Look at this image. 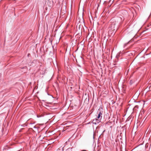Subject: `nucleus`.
<instances>
[{"label": "nucleus", "instance_id": "423d86ee", "mask_svg": "<svg viewBox=\"0 0 151 151\" xmlns=\"http://www.w3.org/2000/svg\"><path fill=\"white\" fill-rule=\"evenodd\" d=\"M71 150L70 149H68L66 151H70Z\"/></svg>", "mask_w": 151, "mask_h": 151}, {"label": "nucleus", "instance_id": "f257e3e1", "mask_svg": "<svg viewBox=\"0 0 151 151\" xmlns=\"http://www.w3.org/2000/svg\"><path fill=\"white\" fill-rule=\"evenodd\" d=\"M110 28L109 30H111V31H112V33L114 34L118 29V25H116L115 22H113L111 24Z\"/></svg>", "mask_w": 151, "mask_h": 151}, {"label": "nucleus", "instance_id": "20e7f679", "mask_svg": "<svg viewBox=\"0 0 151 151\" xmlns=\"http://www.w3.org/2000/svg\"><path fill=\"white\" fill-rule=\"evenodd\" d=\"M27 125H25V124H23L22 125H20L19 127L21 129L19 131H21V130L23 129V128H22V127H24L25 126H26Z\"/></svg>", "mask_w": 151, "mask_h": 151}, {"label": "nucleus", "instance_id": "9d476101", "mask_svg": "<svg viewBox=\"0 0 151 151\" xmlns=\"http://www.w3.org/2000/svg\"><path fill=\"white\" fill-rule=\"evenodd\" d=\"M33 124V123H30V124Z\"/></svg>", "mask_w": 151, "mask_h": 151}, {"label": "nucleus", "instance_id": "ddd939ff", "mask_svg": "<svg viewBox=\"0 0 151 151\" xmlns=\"http://www.w3.org/2000/svg\"><path fill=\"white\" fill-rule=\"evenodd\" d=\"M130 83H132V82H131V81H130Z\"/></svg>", "mask_w": 151, "mask_h": 151}, {"label": "nucleus", "instance_id": "39448f33", "mask_svg": "<svg viewBox=\"0 0 151 151\" xmlns=\"http://www.w3.org/2000/svg\"><path fill=\"white\" fill-rule=\"evenodd\" d=\"M22 68V69H25L26 70H27V67L25 66V67H23Z\"/></svg>", "mask_w": 151, "mask_h": 151}, {"label": "nucleus", "instance_id": "0eeeda50", "mask_svg": "<svg viewBox=\"0 0 151 151\" xmlns=\"http://www.w3.org/2000/svg\"><path fill=\"white\" fill-rule=\"evenodd\" d=\"M41 116H38V115L37 116V117L38 118L41 117Z\"/></svg>", "mask_w": 151, "mask_h": 151}, {"label": "nucleus", "instance_id": "f8f14e48", "mask_svg": "<svg viewBox=\"0 0 151 151\" xmlns=\"http://www.w3.org/2000/svg\"><path fill=\"white\" fill-rule=\"evenodd\" d=\"M130 83H132V82H131V81H130Z\"/></svg>", "mask_w": 151, "mask_h": 151}, {"label": "nucleus", "instance_id": "1a4fd4ad", "mask_svg": "<svg viewBox=\"0 0 151 151\" xmlns=\"http://www.w3.org/2000/svg\"><path fill=\"white\" fill-rule=\"evenodd\" d=\"M81 151H86V150H82Z\"/></svg>", "mask_w": 151, "mask_h": 151}, {"label": "nucleus", "instance_id": "9b49d317", "mask_svg": "<svg viewBox=\"0 0 151 151\" xmlns=\"http://www.w3.org/2000/svg\"><path fill=\"white\" fill-rule=\"evenodd\" d=\"M78 66H79V67H81V66H80V65H78Z\"/></svg>", "mask_w": 151, "mask_h": 151}, {"label": "nucleus", "instance_id": "f03ea898", "mask_svg": "<svg viewBox=\"0 0 151 151\" xmlns=\"http://www.w3.org/2000/svg\"><path fill=\"white\" fill-rule=\"evenodd\" d=\"M99 122V119H98L96 118V119H94L93 120L92 123L93 124L96 125L98 124Z\"/></svg>", "mask_w": 151, "mask_h": 151}, {"label": "nucleus", "instance_id": "7ed1b4c3", "mask_svg": "<svg viewBox=\"0 0 151 151\" xmlns=\"http://www.w3.org/2000/svg\"><path fill=\"white\" fill-rule=\"evenodd\" d=\"M98 116H97L96 118L97 119H100V118H101L100 119H101L102 118V113L101 112L100 110H98Z\"/></svg>", "mask_w": 151, "mask_h": 151}, {"label": "nucleus", "instance_id": "6e6552de", "mask_svg": "<svg viewBox=\"0 0 151 151\" xmlns=\"http://www.w3.org/2000/svg\"><path fill=\"white\" fill-rule=\"evenodd\" d=\"M33 128H36V126H34V127H33Z\"/></svg>", "mask_w": 151, "mask_h": 151}]
</instances>
